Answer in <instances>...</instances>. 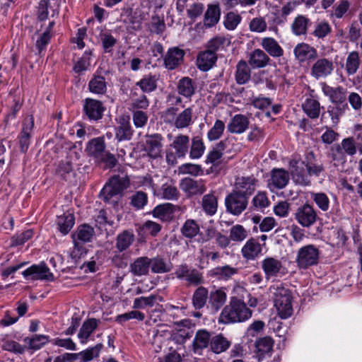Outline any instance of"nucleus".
I'll list each match as a JSON object with an SVG mask.
<instances>
[{
	"label": "nucleus",
	"mask_w": 362,
	"mask_h": 362,
	"mask_svg": "<svg viewBox=\"0 0 362 362\" xmlns=\"http://www.w3.org/2000/svg\"><path fill=\"white\" fill-rule=\"evenodd\" d=\"M359 65L360 60L358 52H350L346 61V71L347 74L350 76L356 74Z\"/></svg>",
	"instance_id": "61"
},
{
	"label": "nucleus",
	"mask_w": 362,
	"mask_h": 362,
	"mask_svg": "<svg viewBox=\"0 0 362 362\" xmlns=\"http://www.w3.org/2000/svg\"><path fill=\"white\" fill-rule=\"evenodd\" d=\"M185 52L177 47H170L163 57V64L168 70H173L179 66L184 59Z\"/></svg>",
	"instance_id": "22"
},
{
	"label": "nucleus",
	"mask_w": 362,
	"mask_h": 362,
	"mask_svg": "<svg viewBox=\"0 0 362 362\" xmlns=\"http://www.w3.org/2000/svg\"><path fill=\"white\" fill-rule=\"evenodd\" d=\"M25 342L30 349L37 351L40 349L43 346L47 344L49 340V337L45 334H35L31 337L25 339Z\"/></svg>",
	"instance_id": "50"
},
{
	"label": "nucleus",
	"mask_w": 362,
	"mask_h": 362,
	"mask_svg": "<svg viewBox=\"0 0 362 362\" xmlns=\"http://www.w3.org/2000/svg\"><path fill=\"white\" fill-rule=\"evenodd\" d=\"M106 110L104 103L98 100L87 98L83 102V112L90 122L100 120Z\"/></svg>",
	"instance_id": "10"
},
{
	"label": "nucleus",
	"mask_w": 362,
	"mask_h": 362,
	"mask_svg": "<svg viewBox=\"0 0 362 362\" xmlns=\"http://www.w3.org/2000/svg\"><path fill=\"white\" fill-rule=\"evenodd\" d=\"M311 23V21L308 16L298 14L295 17L293 23H291V31L293 34L296 36L306 35L308 28Z\"/></svg>",
	"instance_id": "32"
},
{
	"label": "nucleus",
	"mask_w": 362,
	"mask_h": 362,
	"mask_svg": "<svg viewBox=\"0 0 362 362\" xmlns=\"http://www.w3.org/2000/svg\"><path fill=\"white\" fill-rule=\"evenodd\" d=\"M180 188L189 196L199 195L206 191L202 180H194L190 177L183 178L180 182Z\"/></svg>",
	"instance_id": "23"
},
{
	"label": "nucleus",
	"mask_w": 362,
	"mask_h": 362,
	"mask_svg": "<svg viewBox=\"0 0 362 362\" xmlns=\"http://www.w3.org/2000/svg\"><path fill=\"white\" fill-rule=\"evenodd\" d=\"M251 78V69L245 60H240L236 65L235 79L238 85L247 83Z\"/></svg>",
	"instance_id": "36"
},
{
	"label": "nucleus",
	"mask_w": 362,
	"mask_h": 362,
	"mask_svg": "<svg viewBox=\"0 0 362 362\" xmlns=\"http://www.w3.org/2000/svg\"><path fill=\"white\" fill-rule=\"evenodd\" d=\"M55 223L57 230L62 235H66L75 224V216L73 213L66 211L63 214L57 216Z\"/></svg>",
	"instance_id": "28"
},
{
	"label": "nucleus",
	"mask_w": 362,
	"mask_h": 362,
	"mask_svg": "<svg viewBox=\"0 0 362 362\" xmlns=\"http://www.w3.org/2000/svg\"><path fill=\"white\" fill-rule=\"evenodd\" d=\"M289 169L293 182L300 185L307 186L310 183L306 167V159L302 160L298 155L292 156L289 163Z\"/></svg>",
	"instance_id": "4"
},
{
	"label": "nucleus",
	"mask_w": 362,
	"mask_h": 362,
	"mask_svg": "<svg viewBox=\"0 0 362 362\" xmlns=\"http://www.w3.org/2000/svg\"><path fill=\"white\" fill-rule=\"evenodd\" d=\"M311 198L321 211H328L329 208V199L326 194L323 192L312 193Z\"/></svg>",
	"instance_id": "64"
},
{
	"label": "nucleus",
	"mask_w": 362,
	"mask_h": 362,
	"mask_svg": "<svg viewBox=\"0 0 362 362\" xmlns=\"http://www.w3.org/2000/svg\"><path fill=\"white\" fill-rule=\"evenodd\" d=\"M302 109L310 119H316L319 117L321 106L314 90L310 89L309 93L305 95V99L302 103Z\"/></svg>",
	"instance_id": "20"
},
{
	"label": "nucleus",
	"mask_w": 362,
	"mask_h": 362,
	"mask_svg": "<svg viewBox=\"0 0 362 362\" xmlns=\"http://www.w3.org/2000/svg\"><path fill=\"white\" fill-rule=\"evenodd\" d=\"M172 275L180 281H185L189 286H198L204 282L202 273L185 263L177 266Z\"/></svg>",
	"instance_id": "7"
},
{
	"label": "nucleus",
	"mask_w": 362,
	"mask_h": 362,
	"mask_svg": "<svg viewBox=\"0 0 362 362\" xmlns=\"http://www.w3.org/2000/svg\"><path fill=\"white\" fill-rule=\"evenodd\" d=\"M98 325V321L95 318H90L83 322L78 333V338L80 342L85 344L91 334L96 329Z\"/></svg>",
	"instance_id": "38"
},
{
	"label": "nucleus",
	"mask_w": 362,
	"mask_h": 362,
	"mask_svg": "<svg viewBox=\"0 0 362 362\" xmlns=\"http://www.w3.org/2000/svg\"><path fill=\"white\" fill-rule=\"evenodd\" d=\"M339 144H337L331 146L328 157L331 160L333 165L336 168H344L346 163V154L343 151Z\"/></svg>",
	"instance_id": "40"
},
{
	"label": "nucleus",
	"mask_w": 362,
	"mask_h": 362,
	"mask_svg": "<svg viewBox=\"0 0 362 362\" xmlns=\"http://www.w3.org/2000/svg\"><path fill=\"white\" fill-rule=\"evenodd\" d=\"M103 347L100 343L79 352L81 362H88L99 356Z\"/></svg>",
	"instance_id": "59"
},
{
	"label": "nucleus",
	"mask_w": 362,
	"mask_h": 362,
	"mask_svg": "<svg viewBox=\"0 0 362 362\" xmlns=\"http://www.w3.org/2000/svg\"><path fill=\"white\" fill-rule=\"evenodd\" d=\"M230 345V342L222 334H217L211 339L210 346L215 354H221L226 351Z\"/></svg>",
	"instance_id": "49"
},
{
	"label": "nucleus",
	"mask_w": 362,
	"mask_h": 362,
	"mask_svg": "<svg viewBox=\"0 0 362 362\" xmlns=\"http://www.w3.org/2000/svg\"><path fill=\"white\" fill-rule=\"evenodd\" d=\"M130 182L128 177H120L119 175L112 176L107 182L102 190L100 196L105 202H108L112 197L121 194L129 186Z\"/></svg>",
	"instance_id": "5"
},
{
	"label": "nucleus",
	"mask_w": 362,
	"mask_h": 362,
	"mask_svg": "<svg viewBox=\"0 0 362 362\" xmlns=\"http://www.w3.org/2000/svg\"><path fill=\"white\" fill-rule=\"evenodd\" d=\"M295 59L299 64H309L317 59V50L310 45L305 42L297 44L293 49Z\"/></svg>",
	"instance_id": "15"
},
{
	"label": "nucleus",
	"mask_w": 362,
	"mask_h": 362,
	"mask_svg": "<svg viewBox=\"0 0 362 362\" xmlns=\"http://www.w3.org/2000/svg\"><path fill=\"white\" fill-rule=\"evenodd\" d=\"M150 268L149 258L140 257L136 258L130 265V271L134 276H144L148 273Z\"/></svg>",
	"instance_id": "41"
},
{
	"label": "nucleus",
	"mask_w": 362,
	"mask_h": 362,
	"mask_svg": "<svg viewBox=\"0 0 362 362\" xmlns=\"http://www.w3.org/2000/svg\"><path fill=\"white\" fill-rule=\"evenodd\" d=\"M289 173L284 168H273L267 180V187L272 192L282 189L288 184Z\"/></svg>",
	"instance_id": "16"
},
{
	"label": "nucleus",
	"mask_w": 362,
	"mask_h": 362,
	"mask_svg": "<svg viewBox=\"0 0 362 362\" xmlns=\"http://www.w3.org/2000/svg\"><path fill=\"white\" fill-rule=\"evenodd\" d=\"M177 91L182 96L190 98L195 92V87L192 79L189 77L181 78L178 82Z\"/></svg>",
	"instance_id": "47"
},
{
	"label": "nucleus",
	"mask_w": 362,
	"mask_h": 362,
	"mask_svg": "<svg viewBox=\"0 0 362 362\" xmlns=\"http://www.w3.org/2000/svg\"><path fill=\"white\" fill-rule=\"evenodd\" d=\"M189 147V136L182 134L177 135L165 151V161L168 165L175 166L178 159L185 158Z\"/></svg>",
	"instance_id": "3"
},
{
	"label": "nucleus",
	"mask_w": 362,
	"mask_h": 362,
	"mask_svg": "<svg viewBox=\"0 0 362 362\" xmlns=\"http://www.w3.org/2000/svg\"><path fill=\"white\" fill-rule=\"evenodd\" d=\"M249 118L242 114L235 115L227 125V129L230 133L240 134L244 133L249 127Z\"/></svg>",
	"instance_id": "27"
},
{
	"label": "nucleus",
	"mask_w": 362,
	"mask_h": 362,
	"mask_svg": "<svg viewBox=\"0 0 362 362\" xmlns=\"http://www.w3.org/2000/svg\"><path fill=\"white\" fill-rule=\"evenodd\" d=\"M149 265L151 272L154 274L167 273L170 272L172 268V264L170 262H167L160 256L149 258Z\"/></svg>",
	"instance_id": "43"
},
{
	"label": "nucleus",
	"mask_w": 362,
	"mask_h": 362,
	"mask_svg": "<svg viewBox=\"0 0 362 362\" xmlns=\"http://www.w3.org/2000/svg\"><path fill=\"white\" fill-rule=\"evenodd\" d=\"M217 59V54L206 49L199 52L197 57L196 64L200 71H207L214 67Z\"/></svg>",
	"instance_id": "26"
},
{
	"label": "nucleus",
	"mask_w": 362,
	"mask_h": 362,
	"mask_svg": "<svg viewBox=\"0 0 362 362\" xmlns=\"http://www.w3.org/2000/svg\"><path fill=\"white\" fill-rule=\"evenodd\" d=\"M34 117L27 116L23 121L21 132L18 136V144L21 153H26L31 144L34 129Z\"/></svg>",
	"instance_id": "11"
},
{
	"label": "nucleus",
	"mask_w": 362,
	"mask_h": 362,
	"mask_svg": "<svg viewBox=\"0 0 362 362\" xmlns=\"http://www.w3.org/2000/svg\"><path fill=\"white\" fill-rule=\"evenodd\" d=\"M191 325L189 320H182L177 322L176 328L171 334V339L177 344H184L193 336L194 330Z\"/></svg>",
	"instance_id": "17"
},
{
	"label": "nucleus",
	"mask_w": 362,
	"mask_h": 362,
	"mask_svg": "<svg viewBox=\"0 0 362 362\" xmlns=\"http://www.w3.org/2000/svg\"><path fill=\"white\" fill-rule=\"evenodd\" d=\"M134 240V234L129 230H124L117 236L116 248L119 252L128 249L133 243Z\"/></svg>",
	"instance_id": "46"
},
{
	"label": "nucleus",
	"mask_w": 362,
	"mask_h": 362,
	"mask_svg": "<svg viewBox=\"0 0 362 362\" xmlns=\"http://www.w3.org/2000/svg\"><path fill=\"white\" fill-rule=\"evenodd\" d=\"M160 194L162 199L175 201L180 196V193L177 188L173 184L164 183L160 189Z\"/></svg>",
	"instance_id": "53"
},
{
	"label": "nucleus",
	"mask_w": 362,
	"mask_h": 362,
	"mask_svg": "<svg viewBox=\"0 0 362 362\" xmlns=\"http://www.w3.org/2000/svg\"><path fill=\"white\" fill-rule=\"evenodd\" d=\"M115 139L118 142L129 141L134 134V129L130 123L129 116L120 115L117 119V126L115 127Z\"/></svg>",
	"instance_id": "18"
},
{
	"label": "nucleus",
	"mask_w": 362,
	"mask_h": 362,
	"mask_svg": "<svg viewBox=\"0 0 362 362\" xmlns=\"http://www.w3.org/2000/svg\"><path fill=\"white\" fill-rule=\"evenodd\" d=\"M211 275L218 279L226 280L237 272V269L229 265L217 267L211 270Z\"/></svg>",
	"instance_id": "58"
},
{
	"label": "nucleus",
	"mask_w": 362,
	"mask_h": 362,
	"mask_svg": "<svg viewBox=\"0 0 362 362\" xmlns=\"http://www.w3.org/2000/svg\"><path fill=\"white\" fill-rule=\"evenodd\" d=\"M334 69L332 59L327 58H319L310 67V75L315 80L325 78L330 76Z\"/></svg>",
	"instance_id": "14"
},
{
	"label": "nucleus",
	"mask_w": 362,
	"mask_h": 362,
	"mask_svg": "<svg viewBox=\"0 0 362 362\" xmlns=\"http://www.w3.org/2000/svg\"><path fill=\"white\" fill-rule=\"evenodd\" d=\"M105 142L103 137H97L88 141L86 151L88 154L96 159L101 157L105 152Z\"/></svg>",
	"instance_id": "34"
},
{
	"label": "nucleus",
	"mask_w": 362,
	"mask_h": 362,
	"mask_svg": "<svg viewBox=\"0 0 362 362\" xmlns=\"http://www.w3.org/2000/svg\"><path fill=\"white\" fill-rule=\"evenodd\" d=\"M262 269L267 281L272 278L280 276L284 274L282 272V262L274 257H266L262 261Z\"/></svg>",
	"instance_id": "21"
},
{
	"label": "nucleus",
	"mask_w": 362,
	"mask_h": 362,
	"mask_svg": "<svg viewBox=\"0 0 362 362\" xmlns=\"http://www.w3.org/2000/svg\"><path fill=\"white\" fill-rule=\"evenodd\" d=\"M221 13V8L218 4H208L204 14L203 26L206 29L215 27L220 21Z\"/></svg>",
	"instance_id": "25"
},
{
	"label": "nucleus",
	"mask_w": 362,
	"mask_h": 362,
	"mask_svg": "<svg viewBox=\"0 0 362 362\" xmlns=\"http://www.w3.org/2000/svg\"><path fill=\"white\" fill-rule=\"evenodd\" d=\"M257 183L258 180L253 175L238 177L235 179L233 190L249 199L256 190Z\"/></svg>",
	"instance_id": "19"
},
{
	"label": "nucleus",
	"mask_w": 362,
	"mask_h": 362,
	"mask_svg": "<svg viewBox=\"0 0 362 362\" xmlns=\"http://www.w3.org/2000/svg\"><path fill=\"white\" fill-rule=\"evenodd\" d=\"M33 230L28 229L21 233H16L11 239V246L17 247L23 245L33 236Z\"/></svg>",
	"instance_id": "63"
},
{
	"label": "nucleus",
	"mask_w": 362,
	"mask_h": 362,
	"mask_svg": "<svg viewBox=\"0 0 362 362\" xmlns=\"http://www.w3.org/2000/svg\"><path fill=\"white\" fill-rule=\"evenodd\" d=\"M271 61L269 55L261 49H255L248 57V64L254 69L267 66Z\"/></svg>",
	"instance_id": "29"
},
{
	"label": "nucleus",
	"mask_w": 362,
	"mask_h": 362,
	"mask_svg": "<svg viewBox=\"0 0 362 362\" xmlns=\"http://www.w3.org/2000/svg\"><path fill=\"white\" fill-rule=\"evenodd\" d=\"M248 200L243 194L233 189L225 198L226 211L232 215L239 216L247 209Z\"/></svg>",
	"instance_id": "9"
},
{
	"label": "nucleus",
	"mask_w": 362,
	"mask_h": 362,
	"mask_svg": "<svg viewBox=\"0 0 362 362\" xmlns=\"http://www.w3.org/2000/svg\"><path fill=\"white\" fill-rule=\"evenodd\" d=\"M180 230L184 237L191 239L199 233L200 228L196 221L187 219L184 223Z\"/></svg>",
	"instance_id": "55"
},
{
	"label": "nucleus",
	"mask_w": 362,
	"mask_h": 362,
	"mask_svg": "<svg viewBox=\"0 0 362 362\" xmlns=\"http://www.w3.org/2000/svg\"><path fill=\"white\" fill-rule=\"evenodd\" d=\"M192 109L187 107L176 116L175 127L177 129H184L190 125L192 118Z\"/></svg>",
	"instance_id": "52"
},
{
	"label": "nucleus",
	"mask_w": 362,
	"mask_h": 362,
	"mask_svg": "<svg viewBox=\"0 0 362 362\" xmlns=\"http://www.w3.org/2000/svg\"><path fill=\"white\" fill-rule=\"evenodd\" d=\"M209 298L208 290L203 286L198 287L192 296V304L196 310H200L204 307Z\"/></svg>",
	"instance_id": "48"
},
{
	"label": "nucleus",
	"mask_w": 362,
	"mask_h": 362,
	"mask_svg": "<svg viewBox=\"0 0 362 362\" xmlns=\"http://www.w3.org/2000/svg\"><path fill=\"white\" fill-rule=\"evenodd\" d=\"M274 306L281 319H287L293 314L292 295L291 291L282 284H276L270 286Z\"/></svg>",
	"instance_id": "2"
},
{
	"label": "nucleus",
	"mask_w": 362,
	"mask_h": 362,
	"mask_svg": "<svg viewBox=\"0 0 362 362\" xmlns=\"http://www.w3.org/2000/svg\"><path fill=\"white\" fill-rule=\"evenodd\" d=\"M92 56V50H86L82 57L74 64L73 71L76 74H81L86 71L90 65V57Z\"/></svg>",
	"instance_id": "56"
},
{
	"label": "nucleus",
	"mask_w": 362,
	"mask_h": 362,
	"mask_svg": "<svg viewBox=\"0 0 362 362\" xmlns=\"http://www.w3.org/2000/svg\"><path fill=\"white\" fill-rule=\"evenodd\" d=\"M249 232L240 224L233 226L230 229V238L235 243H242L247 238Z\"/></svg>",
	"instance_id": "57"
},
{
	"label": "nucleus",
	"mask_w": 362,
	"mask_h": 362,
	"mask_svg": "<svg viewBox=\"0 0 362 362\" xmlns=\"http://www.w3.org/2000/svg\"><path fill=\"white\" fill-rule=\"evenodd\" d=\"M205 151V146L202 139L199 136H194L192 140V144L189 151V158L191 159L200 158Z\"/></svg>",
	"instance_id": "54"
},
{
	"label": "nucleus",
	"mask_w": 362,
	"mask_h": 362,
	"mask_svg": "<svg viewBox=\"0 0 362 362\" xmlns=\"http://www.w3.org/2000/svg\"><path fill=\"white\" fill-rule=\"evenodd\" d=\"M100 41L104 53H111L114 47L117 42V40L111 34L110 31L102 32L99 35Z\"/></svg>",
	"instance_id": "51"
},
{
	"label": "nucleus",
	"mask_w": 362,
	"mask_h": 362,
	"mask_svg": "<svg viewBox=\"0 0 362 362\" xmlns=\"http://www.w3.org/2000/svg\"><path fill=\"white\" fill-rule=\"evenodd\" d=\"M320 259V250L313 245L300 247L297 253L296 262L300 269H307L317 265Z\"/></svg>",
	"instance_id": "6"
},
{
	"label": "nucleus",
	"mask_w": 362,
	"mask_h": 362,
	"mask_svg": "<svg viewBox=\"0 0 362 362\" xmlns=\"http://www.w3.org/2000/svg\"><path fill=\"white\" fill-rule=\"evenodd\" d=\"M242 17L234 11H230L226 14L223 20V25L228 30H234L241 23Z\"/></svg>",
	"instance_id": "60"
},
{
	"label": "nucleus",
	"mask_w": 362,
	"mask_h": 362,
	"mask_svg": "<svg viewBox=\"0 0 362 362\" xmlns=\"http://www.w3.org/2000/svg\"><path fill=\"white\" fill-rule=\"evenodd\" d=\"M211 334L206 329H199L194 338L192 346L194 353L206 348L211 343Z\"/></svg>",
	"instance_id": "39"
},
{
	"label": "nucleus",
	"mask_w": 362,
	"mask_h": 362,
	"mask_svg": "<svg viewBox=\"0 0 362 362\" xmlns=\"http://www.w3.org/2000/svg\"><path fill=\"white\" fill-rule=\"evenodd\" d=\"M305 159L309 179L312 176L319 177L325 171L324 165L316 162L315 155L313 151L305 153Z\"/></svg>",
	"instance_id": "33"
},
{
	"label": "nucleus",
	"mask_w": 362,
	"mask_h": 362,
	"mask_svg": "<svg viewBox=\"0 0 362 362\" xmlns=\"http://www.w3.org/2000/svg\"><path fill=\"white\" fill-rule=\"evenodd\" d=\"M227 298L225 289L221 288L211 291L209 296V303L213 310L218 311L226 303Z\"/></svg>",
	"instance_id": "42"
},
{
	"label": "nucleus",
	"mask_w": 362,
	"mask_h": 362,
	"mask_svg": "<svg viewBox=\"0 0 362 362\" xmlns=\"http://www.w3.org/2000/svg\"><path fill=\"white\" fill-rule=\"evenodd\" d=\"M225 124L221 119H216L214 126L209 130L207 138L209 141L218 140L221 137L225 129Z\"/></svg>",
	"instance_id": "62"
},
{
	"label": "nucleus",
	"mask_w": 362,
	"mask_h": 362,
	"mask_svg": "<svg viewBox=\"0 0 362 362\" xmlns=\"http://www.w3.org/2000/svg\"><path fill=\"white\" fill-rule=\"evenodd\" d=\"M262 246L258 240L251 238L247 240L241 249L243 257L247 261L255 260L262 253Z\"/></svg>",
	"instance_id": "24"
},
{
	"label": "nucleus",
	"mask_w": 362,
	"mask_h": 362,
	"mask_svg": "<svg viewBox=\"0 0 362 362\" xmlns=\"http://www.w3.org/2000/svg\"><path fill=\"white\" fill-rule=\"evenodd\" d=\"M94 229L87 224H83L77 228L76 231L72 235L73 240L82 243L90 242L94 235Z\"/></svg>",
	"instance_id": "45"
},
{
	"label": "nucleus",
	"mask_w": 362,
	"mask_h": 362,
	"mask_svg": "<svg viewBox=\"0 0 362 362\" xmlns=\"http://www.w3.org/2000/svg\"><path fill=\"white\" fill-rule=\"evenodd\" d=\"M252 310L245 303L233 298L229 305H226L221 311L218 322L230 324L245 322L252 317Z\"/></svg>",
	"instance_id": "1"
},
{
	"label": "nucleus",
	"mask_w": 362,
	"mask_h": 362,
	"mask_svg": "<svg viewBox=\"0 0 362 362\" xmlns=\"http://www.w3.org/2000/svg\"><path fill=\"white\" fill-rule=\"evenodd\" d=\"M260 45L264 52L274 58H279L284 55V51L276 40L266 37L261 40Z\"/></svg>",
	"instance_id": "30"
},
{
	"label": "nucleus",
	"mask_w": 362,
	"mask_h": 362,
	"mask_svg": "<svg viewBox=\"0 0 362 362\" xmlns=\"http://www.w3.org/2000/svg\"><path fill=\"white\" fill-rule=\"evenodd\" d=\"M163 138L160 134H146L144 142H139L137 147H141L147 156L152 159L161 156Z\"/></svg>",
	"instance_id": "8"
},
{
	"label": "nucleus",
	"mask_w": 362,
	"mask_h": 362,
	"mask_svg": "<svg viewBox=\"0 0 362 362\" xmlns=\"http://www.w3.org/2000/svg\"><path fill=\"white\" fill-rule=\"evenodd\" d=\"M317 214L313 206L305 204L297 208L294 218L302 227L310 228L317 220Z\"/></svg>",
	"instance_id": "12"
},
{
	"label": "nucleus",
	"mask_w": 362,
	"mask_h": 362,
	"mask_svg": "<svg viewBox=\"0 0 362 362\" xmlns=\"http://www.w3.org/2000/svg\"><path fill=\"white\" fill-rule=\"evenodd\" d=\"M88 90L95 95H104L107 92V82L103 76L93 74L88 82Z\"/></svg>",
	"instance_id": "37"
},
{
	"label": "nucleus",
	"mask_w": 362,
	"mask_h": 362,
	"mask_svg": "<svg viewBox=\"0 0 362 362\" xmlns=\"http://www.w3.org/2000/svg\"><path fill=\"white\" fill-rule=\"evenodd\" d=\"M175 211V205L165 203L156 206L152 211V215L162 221H169L173 219Z\"/></svg>",
	"instance_id": "31"
},
{
	"label": "nucleus",
	"mask_w": 362,
	"mask_h": 362,
	"mask_svg": "<svg viewBox=\"0 0 362 362\" xmlns=\"http://www.w3.org/2000/svg\"><path fill=\"white\" fill-rule=\"evenodd\" d=\"M159 78V74H148L144 75L137 81L136 86H139L144 93H151L157 88V83Z\"/></svg>",
	"instance_id": "35"
},
{
	"label": "nucleus",
	"mask_w": 362,
	"mask_h": 362,
	"mask_svg": "<svg viewBox=\"0 0 362 362\" xmlns=\"http://www.w3.org/2000/svg\"><path fill=\"white\" fill-rule=\"evenodd\" d=\"M25 279L31 280H45L47 281H54V274L50 272L49 268L45 262L39 264H33L22 272Z\"/></svg>",
	"instance_id": "13"
},
{
	"label": "nucleus",
	"mask_w": 362,
	"mask_h": 362,
	"mask_svg": "<svg viewBox=\"0 0 362 362\" xmlns=\"http://www.w3.org/2000/svg\"><path fill=\"white\" fill-rule=\"evenodd\" d=\"M202 207L205 214L209 216H214L217 212L218 200L214 194H207L203 196Z\"/></svg>",
	"instance_id": "44"
}]
</instances>
